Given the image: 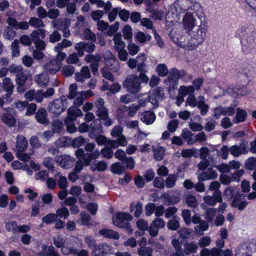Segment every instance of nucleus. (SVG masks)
<instances>
[{
  "mask_svg": "<svg viewBox=\"0 0 256 256\" xmlns=\"http://www.w3.org/2000/svg\"><path fill=\"white\" fill-rule=\"evenodd\" d=\"M85 42H80L78 43H77L75 45V49L78 52V54L79 56H82L84 55V52L85 48Z\"/></svg>",
  "mask_w": 256,
  "mask_h": 256,
  "instance_id": "nucleus-52",
  "label": "nucleus"
},
{
  "mask_svg": "<svg viewBox=\"0 0 256 256\" xmlns=\"http://www.w3.org/2000/svg\"><path fill=\"white\" fill-rule=\"evenodd\" d=\"M29 24L34 28H41L44 26V24L42 20L36 17H32L29 20Z\"/></svg>",
  "mask_w": 256,
  "mask_h": 256,
  "instance_id": "nucleus-34",
  "label": "nucleus"
},
{
  "mask_svg": "<svg viewBox=\"0 0 256 256\" xmlns=\"http://www.w3.org/2000/svg\"><path fill=\"white\" fill-rule=\"evenodd\" d=\"M156 72L158 76L160 77H164L168 74V70L166 64H160L156 66Z\"/></svg>",
  "mask_w": 256,
  "mask_h": 256,
  "instance_id": "nucleus-27",
  "label": "nucleus"
},
{
  "mask_svg": "<svg viewBox=\"0 0 256 256\" xmlns=\"http://www.w3.org/2000/svg\"><path fill=\"white\" fill-rule=\"evenodd\" d=\"M68 106V100L64 96H62L60 99L54 100L50 103L48 107L49 112L54 116H58L64 112Z\"/></svg>",
  "mask_w": 256,
  "mask_h": 256,
  "instance_id": "nucleus-5",
  "label": "nucleus"
},
{
  "mask_svg": "<svg viewBox=\"0 0 256 256\" xmlns=\"http://www.w3.org/2000/svg\"><path fill=\"white\" fill-rule=\"evenodd\" d=\"M52 62H50V64H46V70L50 74H55L60 68V66L58 64H54Z\"/></svg>",
  "mask_w": 256,
  "mask_h": 256,
  "instance_id": "nucleus-38",
  "label": "nucleus"
},
{
  "mask_svg": "<svg viewBox=\"0 0 256 256\" xmlns=\"http://www.w3.org/2000/svg\"><path fill=\"white\" fill-rule=\"evenodd\" d=\"M182 21L184 28L186 30V33L190 32L196 28H194L196 20L192 13H186Z\"/></svg>",
  "mask_w": 256,
  "mask_h": 256,
  "instance_id": "nucleus-8",
  "label": "nucleus"
},
{
  "mask_svg": "<svg viewBox=\"0 0 256 256\" xmlns=\"http://www.w3.org/2000/svg\"><path fill=\"white\" fill-rule=\"evenodd\" d=\"M138 252L140 256H152V249L150 247H140Z\"/></svg>",
  "mask_w": 256,
  "mask_h": 256,
  "instance_id": "nucleus-37",
  "label": "nucleus"
},
{
  "mask_svg": "<svg viewBox=\"0 0 256 256\" xmlns=\"http://www.w3.org/2000/svg\"><path fill=\"white\" fill-rule=\"evenodd\" d=\"M56 160L61 167L68 169L74 166L76 159L69 155L65 154L56 156Z\"/></svg>",
  "mask_w": 256,
  "mask_h": 256,
  "instance_id": "nucleus-7",
  "label": "nucleus"
},
{
  "mask_svg": "<svg viewBox=\"0 0 256 256\" xmlns=\"http://www.w3.org/2000/svg\"><path fill=\"white\" fill-rule=\"evenodd\" d=\"M55 214L57 216V218L59 217L60 218L66 219L69 216L70 212L68 209L66 207L64 206L58 208L56 210V214Z\"/></svg>",
  "mask_w": 256,
  "mask_h": 256,
  "instance_id": "nucleus-32",
  "label": "nucleus"
},
{
  "mask_svg": "<svg viewBox=\"0 0 256 256\" xmlns=\"http://www.w3.org/2000/svg\"><path fill=\"white\" fill-rule=\"evenodd\" d=\"M207 32V22L201 20L200 24L194 30L188 32L190 38L186 36H181L178 41L180 47L186 50H192L201 44L204 41Z\"/></svg>",
  "mask_w": 256,
  "mask_h": 256,
  "instance_id": "nucleus-1",
  "label": "nucleus"
},
{
  "mask_svg": "<svg viewBox=\"0 0 256 256\" xmlns=\"http://www.w3.org/2000/svg\"><path fill=\"white\" fill-rule=\"evenodd\" d=\"M16 156L18 160L24 162H28L30 158L29 154L24 153V152H20L18 151L16 152Z\"/></svg>",
  "mask_w": 256,
  "mask_h": 256,
  "instance_id": "nucleus-60",
  "label": "nucleus"
},
{
  "mask_svg": "<svg viewBox=\"0 0 256 256\" xmlns=\"http://www.w3.org/2000/svg\"><path fill=\"white\" fill-rule=\"evenodd\" d=\"M81 224L87 226H96L94 221L91 220L90 216L84 211H82L80 214Z\"/></svg>",
  "mask_w": 256,
  "mask_h": 256,
  "instance_id": "nucleus-16",
  "label": "nucleus"
},
{
  "mask_svg": "<svg viewBox=\"0 0 256 256\" xmlns=\"http://www.w3.org/2000/svg\"><path fill=\"white\" fill-rule=\"evenodd\" d=\"M182 216L183 218L185 224L188 226L192 222L191 212L189 210H182Z\"/></svg>",
  "mask_w": 256,
  "mask_h": 256,
  "instance_id": "nucleus-33",
  "label": "nucleus"
},
{
  "mask_svg": "<svg viewBox=\"0 0 256 256\" xmlns=\"http://www.w3.org/2000/svg\"><path fill=\"white\" fill-rule=\"evenodd\" d=\"M57 219V216L53 213H49L42 218V222L48 224L54 223Z\"/></svg>",
  "mask_w": 256,
  "mask_h": 256,
  "instance_id": "nucleus-31",
  "label": "nucleus"
},
{
  "mask_svg": "<svg viewBox=\"0 0 256 256\" xmlns=\"http://www.w3.org/2000/svg\"><path fill=\"white\" fill-rule=\"evenodd\" d=\"M78 86L76 84H72L70 86L69 94L67 96V98L70 100L74 99L77 94Z\"/></svg>",
  "mask_w": 256,
  "mask_h": 256,
  "instance_id": "nucleus-43",
  "label": "nucleus"
},
{
  "mask_svg": "<svg viewBox=\"0 0 256 256\" xmlns=\"http://www.w3.org/2000/svg\"><path fill=\"white\" fill-rule=\"evenodd\" d=\"M245 168L248 170H254L256 168V158L254 157L249 158L246 162Z\"/></svg>",
  "mask_w": 256,
  "mask_h": 256,
  "instance_id": "nucleus-35",
  "label": "nucleus"
},
{
  "mask_svg": "<svg viewBox=\"0 0 256 256\" xmlns=\"http://www.w3.org/2000/svg\"><path fill=\"white\" fill-rule=\"evenodd\" d=\"M123 86L132 94H138L141 88L139 78L135 74L128 76L123 82Z\"/></svg>",
  "mask_w": 256,
  "mask_h": 256,
  "instance_id": "nucleus-6",
  "label": "nucleus"
},
{
  "mask_svg": "<svg viewBox=\"0 0 256 256\" xmlns=\"http://www.w3.org/2000/svg\"><path fill=\"white\" fill-rule=\"evenodd\" d=\"M180 70L176 68H173L170 70L168 76V81L170 84L174 82L176 84L180 79Z\"/></svg>",
  "mask_w": 256,
  "mask_h": 256,
  "instance_id": "nucleus-22",
  "label": "nucleus"
},
{
  "mask_svg": "<svg viewBox=\"0 0 256 256\" xmlns=\"http://www.w3.org/2000/svg\"><path fill=\"white\" fill-rule=\"evenodd\" d=\"M230 151L232 155L238 157L242 154L240 148L236 145L232 146L230 148Z\"/></svg>",
  "mask_w": 256,
  "mask_h": 256,
  "instance_id": "nucleus-61",
  "label": "nucleus"
},
{
  "mask_svg": "<svg viewBox=\"0 0 256 256\" xmlns=\"http://www.w3.org/2000/svg\"><path fill=\"white\" fill-rule=\"evenodd\" d=\"M45 256H60V254L56 251L54 248L50 245L48 247V250L44 254Z\"/></svg>",
  "mask_w": 256,
  "mask_h": 256,
  "instance_id": "nucleus-64",
  "label": "nucleus"
},
{
  "mask_svg": "<svg viewBox=\"0 0 256 256\" xmlns=\"http://www.w3.org/2000/svg\"><path fill=\"white\" fill-rule=\"evenodd\" d=\"M154 172L152 168H150L146 170L144 174V180L146 182H148L152 181L153 179L154 178Z\"/></svg>",
  "mask_w": 256,
  "mask_h": 256,
  "instance_id": "nucleus-46",
  "label": "nucleus"
},
{
  "mask_svg": "<svg viewBox=\"0 0 256 256\" xmlns=\"http://www.w3.org/2000/svg\"><path fill=\"white\" fill-rule=\"evenodd\" d=\"M35 81L41 87H46L50 81V78L46 73H42L35 76Z\"/></svg>",
  "mask_w": 256,
  "mask_h": 256,
  "instance_id": "nucleus-19",
  "label": "nucleus"
},
{
  "mask_svg": "<svg viewBox=\"0 0 256 256\" xmlns=\"http://www.w3.org/2000/svg\"><path fill=\"white\" fill-rule=\"evenodd\" d=\"M132 219V216L128 213L124 212H118L113 219V224L116 226L125 228L129 234H132L133 229L129 222Z\"/></svg>",
  "mask_w": 256,
  "mask_h": 256,
  "instance_id": "nucleus-4",
  "label": "nucleus"
},
{
  "mask_svg": "<svg viewBox=\"0 0 256 256\" xmlns=\"http://www.w3.org/2000/svg\"><path fill=\"white\" fill-rule=\"evenodd\" d=\"M100 56L98 54L97 55L88 54L85 58V60L87 62H98L100 60Z\"/></svg>",
  "mask_w": 256,
  "mask_h": 256,
  "instance_id": "nucleus-55",
  "label": "nucleus"
},
{
  "mask_svg": "<svg viewBox=\"0 0 256 256\" xmlns=\"http://www.w3.org/2000/svg\"><path fill=\"white\" fill-rule=\"evenodd\" d=\"M130 212L134 211V216L136 218H139L142 212V203L140 202H138L135 205L134 203H132L130 205Z\"/></svg>",
  "mask_w": 256,
  "mask_h": 256,
  "instance_id": "nucleus-24",
  "label": "nucleus"
},
{
  "mask_svg": "<svg viewBox=\"0 0 256 256\" xmlns=\"http://www.w3.org/2000/svg\"><path fill=\"white\" fill-rule=\"evenodd\" d=\"M11 50L12 56H18L20 55L19 41L18 40H15L12 42L11 45Z\"/></svg>",
  "mask_w": 256,
  "mask_h": 256,
  "instance_id": "nucleus-39",
  "label": "nucleus"
},
{
  "mask_svg": "<svg viewBox=\"0 0 256 256\" xmlns=\"http://www.w3.org/2000/svg\"><path fill=\"white\" fill-rule=\"evenodd\" d=\"M3 88L5 92H14V86L11 79L6 77L4 78L2 82Z\"/></svg>",
  "mask_w": 256,
  "mask_h": 256,
  "instance_id": "nucleus-26",
  "label": "nucleus"
},
{
  "mask_svg": "<svg viewBox=\"0 0 256 256\" xmlns=\"http://www.w3.org/2000/svg\"><path fill=\"white\" fill-rule=\"evenodd\" d=\"M225 114H224L223 107L222 106H218L214 108L212 117L218 120L220 118L222 114L224 115Z\"/></svg>",
  "mask_w": 256,
  "mask_h": 256,
  "instance_id": "nucleus-51",
  "label": "nucleus"
},
{
  "mask_svg": "<svg viewBox=\"0 0 256 256\" xmlns=\"http://www.w3.org/2000/svg\"><path fill=\"white\" fill-rule=\"evenodd\" d=\"M118 16L122 20L126 22L129 18L130 12L128 10L126 9H122L118 12Z\"/></svg>",
  "mask_w": 256,
  "mask_h": 256,
  "instance_id": "nucleus-53",
  "label": "nucleus"
},
{
  "mask_svg": "<svg viewBox=\"0 0 256 256\" xmlns=\"http://www.w3.org/2000/svg\"><path fill=\"white\" fill-rule=\"evenodd\" d=\"M156 120V115L153 112L146 110L142 114V121L147 125L152 124Z\"/></svg>",
  "mask_w": 256,
  "mask_h": 256,
  "instance_id": "nucleus-14",
  "label": "nucleus"
},
{
  "mask_svg": "<svg viewBox=\"0 0 256 256\" xmlns=\"http://www.w3.org/2000/svg\"><path fill=\"white\" fill-rule=\"evenodd\" d=\"M224 195L228 200L232 199V206L237 208L239 210H244L248 204L247 201L242 200V198L245 197L246 195L239 192L235 194L234 189L233 188H226L224 191Z\"/></svg>",
  "mask_w": 256,
  "mask_h": 256,
  "instance_id": "nucleus-3",
  "label": "nucleus"
},
{
  "mask_svg": "<svg viewBox=\"0 0 256 256\" xmlns=\"http://www.w3.org/2000/svg\"><path fill=\"white\" fill-rule=\"evenodd\" d=\"M2 120L10 128L14 126L16 124V120L14 116L8 113H4L2 114Z\"/></svg>",
  "mask_w": 256,
  "mask_h": 256,
  "instance_id": "nucleus-21",
  "label": "nucleus"
},
{
  "mask_svg": "<svg viewBox=\"0 0 256 256\" xmlns=\"http://www.w3.org/2000/svg\"><path fill=\"white\" fill-rule=\"evenodd\" d=\"M43 164L50 170L53 171L54 168L52 160L50 157H46L44 158Z\"/></svg>",
  "mask_w": 256,
  "mask_h": 256,
  "instance_id": "nucleus-57",
  "label": "nucleus"
},
{
  "mask_svg": "<svg viewBox=\"0 0 256 256\" xmlns=\"http://www.w3.org/2000/svg\"><path fill=\"white\" fill-rule=\"evenodd\" d=\"M180 218L176 215L174 216L172 219L170 220L167 223L168 228L172 231L177 230L180 227Z\"/></svg>",
  "mask_w": 256,
  "mask_h": 256,
  "instance_id": "nucleus-23",
  "label": "nucleus"
},
{
  "mask_svg": "<svg viewBox=\"0 0 256 256\" xmlns=\"http://www.w3.org/2000/svg\"><path fill=\"white\" fill-rule=\"evenodd\" d=\"M236 114L233 119L234 122L238 124L246 121L248 116L246 110L238 108H236Z\"/></svg>",
  "mask_w": 256,
  "mask_h": 256,
  "instance_id": "nucleus-15",
  "label": "nucleus"
},
{
  "mask_svg": "<svg viewBox=\"0 0 256 256\" xmlns=\"http://www.w3.org/2000/svg\"><path fill=\"white\" fill-rule=\"evenodd\" d=\"M84 36L86 40L94 42L96 40V35L91 31L90 28H86L84 32Z\"/></svg>",
  "mask_w": 256,
  "mask_h": 256,
  "instance_id": "nucleus-40",
  "label": "nucleus"
},
{
  "mask_svg": "<svg viewBox=\"0 0 256 256\" xmlns=\"http://www.w3.org/2000/svg\"><path fill=\"white\" fill-rule=\"evenodd\" d=\"M98 232L100 235L106 238L118 240L120 238L118 232L111 229L102 228Z\"/></svg>",
  "mask_w": 256,
  "mask_h": 256,
  "instance_id": "nucleus-13",
  "label": "nucleus"
},
{
  "mask_svg": "<svg viewBox=\"0 0 256 256\" xmlns=\"http://www.w3.org/2000/svg\"><path fill=\"white\" fill-rule=\"evenodd\" d=\"M60 39L61 35L57 30H54L50 36V41L52 43H54L56 42H58L60 40Z\"/></svg>",
  "mask_w": 256,
  "mask_h": 256,
  "instance_id": "nucleus-62",
  "label": "nucleus"
},
{
  "mask_svg": "<svg viewBox=\"0 0 256 256\" xmlns=\"http://www.w3.org/2000/svg\"><path fill=\"white\" fill-rule=\"evenodd\" d=\"M29 77H30V76L25 73L24 70L16 75V81L18 84L17 90L18 92L23 93L25 92L24 84Z\"/></svg>",
  "mask_w": 256,
  "mask_h": 256,
  "instance_id": "nucleus-9",
  "label": "nucleus"
},
{
  "mask_svg": "<svg viewBox=\"0 0 256 256\" xmlns=\"http://www.w3.org/2000/svg\"><path fill=\"white\" fill-rule=\"evenodd\" d=\"M123 36L125 40H130L132 36V28L129 25H126L123 29Z\"/></svg>",
  "mask_w": 256,
  "mask_h": 256,
  "instance_id": "nucleus-45",
  "label": "nucleus"
},
{
  "mask_svg": "<svg viewBox=\"0 0 256 256\" xmlns=\"http://www.w3.org/2000/svg\"><path fill=\"white\" fill-rule=\"evenodd\" d=\"M98 146H102L104 144L107 145L108 140L104 136L98 134L94 138Z\"/></svg>",
  "mask_w": 256,
  "mask_h": 256,
  "instance_id": "nucleus-50",
  "label": "nucleus"
},
{
  "mask_svg": "<svg viewBox=\"0 0 256 256\" xmlns=\"http://www.w3.org/2000/svg\"><path fill=\"white\" fill-rule=\"evenodd\" d=\"M124 166L120 164L119 162H114L111 166L112 172L115 174H121L124 171Z\"/></svg>",
  "mask_w": 256,
  "mask_h": 256,
  "instance_id": "nucleus-28",
  "label": "nucleus"
},
{
  "mask_svg": "<svg viewBox=\"0 0 256 256\" xmlns=\"http://www.w3.org/2000/svg\"><path fill=\"white\" fill-rule=\"evenodd\" d=\"M172 244L176 250V252H184L182 248V241L180 242L178 239L174 238L172 240Z\"/></svg>",
  "mask_w": 256,
  "mask_h": 256,
  "instance_id": "nucleus-47",
  "label": "nucleus"
},
{
  "mask_svg": "<svg viewBox=\"0 0 256 256\" xmlns=\"http://www.w3.org/2000/svg\"><path fill=\"white\" fill-rule=\"evenodd\" d=\"M63 128V124L59 120H54L52 124V130L54 133H60Z\"/></svg>",
  "mask_w": 256,
  "mask_h": 256,
  "instance_id": "nucleus-36",
  "label": "nucleus"
},
{
  "mask_svg": "<svg viewBox=\"0 0 256 256\" xmlns=\"http://www.w3.org/2000/svg\"><path fill=\"white\" fill-rule=\"evenodd\" d=\"M96 114L100 120L106 118L108 116V109L106 107L98 108Z\"/></svg>",
  "mask_w": 256,
  "mask_h": 256,
  "instance_id": "nucleus-30",
  "label": "nucleus"
},
{
  "mask_svg": "<svg viewBox=\"0 0 256 256\" xmlns=\"http://www.w3.org/2000/svg\"><path fill=\"white\" fill-rule=\"evenodd\" d=\"M100 153L104 158L108 159L111 158L114 155L112 149L110 148H102L101 150Z\"/></svg>",
  "mask_w": 256,
  "mask_h": 256,
  "instance_id": "nucleus-54",
  "label": "nucleus"
},
{
  "mask_svg": "<svg viewBox=\"0 0 256 256\" xmlns=\"http://www.w3.org/2000/svg\"><path fill=\"white\" fill-rule=\"evenodd\" d=\"M128 49L131 56H134L138 52L139 47L135 44H130L128 46Z\"/></svg>",
  "mask_w": 256,
  "mask_h": 256,
  "instance_id": "nucleus-63",
  "label": "nucleus"
},
{
  "mask_svg": "<svg viewBox=\"0 0 256 256\" xmlns=\"http://www.w3.org/2000/svg\"><path fill=\"white\" fill-rule=\"evenodd\" d=\"M198 246L194 242H186L184 245V253L188 255L191 254H194L196 252Z\"/></svg>",
  "mask_w": 256,
  "mask_h": 256,
  "instance_id": "nucleus-25",
  "label": "nucleus"
},
{
  "mask_svg": "<svg viewBox=\"0 0 256 256\" xmlns=\"http://www.w3.org/2000/svg\"><path fill=\"white\" fill-rule=\"evenodd\" d=\"M218 174L216 170L212 168H210L207 172H203L200 176L199 180L204 181L208 180H214L216 178Z\"/></svg>",
  "mask_w": 256,
  "mask_h": 256,
  "instance_id": "nucleus-20",
  "label": "nucleus"
},
{
  "mask_svg": "<svg viewBox=\"0 0 256 256\" xmlns=\"http://www.w3.org/2000/svg\"><path fill=\"white\" fill-rule=\"evenodd\" d=\"M198 104L195 96L194 94H190L186 98V106L188 105L192 108L196 107Z\"/></svg>",
  "mask_w": 256,
  "mask_h": 256,
  "instance_id": "nucleus-56",
  "label": "nucleus"
},
{
  "mask_svg": "<svg viewBox=\"0 0 256 256\" xmlns=\"http://www.w3.org/2000/svg\"><path fill=\"white\" fill-rule=\"evenodd\" d=\"M46 110L42 107H40L36 113L34 118L38 123L44 126H48L50 122Z\"/></svg>",
  "mask_w": 256,
  "mask_h": 256,
  "instance_id": "nucleus-10",
  "label": "nucleus"
},
{
  "mask_svg": "<svg viewBox=\"0 0 256 256\" xmlns=\"http://www.w3.org/2000/svg\"><path fill=\"white\" fill-rule=\"evenodd\" d=\"M37 109V106L34 103H30L28 104L26 106V115L27 116H31L34 114H36V110Z\"/></svg>",
  "mask_w": 256,
  "mask_h": 256,
  "instance_id": "nucleus-42",
  "label": "nucleus"
},
{
  "mask_svg": "<svg viewBox=\"0 0 256 256\" xmlns=\"http://www.w3.org/2000/svg\"><path fill=\"white\" fill-rule=\"evenodd\" d=\"M197 106L198 107L200 110V114L202 116L206 115L208 109V105L206 104L204 102L200 101L198 103Z\"/></svg>",
  "mask_w": 256,
  "mask_h": 256,
  "instance_id": "nucleus-59",
  "label": "nucleus"
},
{
  "mask_svg": "<svg viewBox=\"0 0 256 256\" xmlns=\"http://www.w3.org/2000/svg\"><path fill=\"white\" fill-rule=\"evenodd\" d=\"M18 226L16 221L8 222L6 224V229L8 232L11 230L14 233L17 232Z\"/></svg>",
  "mask_w": 256,
  "mask_h": 256,
  "instance_id": "nucleus-48",
  "label": "nucleus"
},
{
  "mask_svg": "<svg viewBox=\"0 0 256 256\" xmlns=\"http://www.w3.org/2000/svg\"><path fill=\"white\" fill-rule=\"evenodd\" d=\"M85 139L82 136L74 138L72 142V146L74 148H78L85 143Z\"/></svg>",
  "mask_w": 256,
  "mask_h": 256,
  "instance_id": "nucleus-44",
  "label": "nucleus"
},
{
  "mask_svg": "<svg viewBox=\"0 0 256 256\" xmlns=\"http://www.w3.org/2000/svg\"><path fill=\"white\" fill-rule=\"evenodd\" d=\"M104 12L101 10H96L92 11L91 12V16L94 21H98L102 17Z\"/></svg>",
  "mask_w": 256,
  "mask_h": 256,
  "instance_id": "nucleus-58",
  "label": "nucleus"
},
{
  "mask_svg": "<svg viewBox=\"0 0 256 256\" xmlns=\"http://www.w3.org/2000/svg\"><path fill=\"white\" fill-rule=\"evenodd\" d=\"M28 142L23 136H18L16 140V149L20 152H24L28 148Z\"/></svg>",
  "mask_w": 256,
  "mask_h": 256,
  "instance_id": "nucleus-17",
  "label": "nucleus"
},
{
  "mask_svg": "<svg viewBox=\"0 0 256 256\" xmlns=\"http://www.w3.org/2000/svg\"><path fill=\"white\" fill-rule=\"evenodd\" d=\"M192 2L190 0H178L176 6V10L180 12H184L191 7Z\"/></svg>",
  "mask_w": 256,
  "mask_h": 256,
  "instance_id": "nucleus-18",
  "label": "nucleus"
},
{
  "mask_svg": "<svg viewBox=\"0 0 256 256\" xmlns=\"http://www.w3.org/2000/svg\"><path fill=\"white\" fill-rule=\"evenodd\" d=\"M176 177L174 174H170L166 180V186L167 188H173L176 184Z\"/></svg>",
  "mask_w": 256,
  "mask_h": 256,
  "instance_id": "nucleus-41",
  "label": "nucleus"
},
{
  "mask_svg": "<svg viewBox=\"0 0 256 256\" xmlns=\"http://www.w3.org/2000/svg\"><path fill=\"white\" fill-rule=\"evenodd\" d=\"M68 116L66 119L76 120L78 117L82 116V110L74 106H70L67 110Z\"/></svg>",
  "mask_w": 256,
  "mask_h": 256,
  "instance_id": "nucleus-12",
  "label": "nucleus"
},
{
  "mask_svg": "<svg viewBox=\"0 0 256 256\" xmlns=\"http://www.w3.org/2000/svg\"><path fill=\"white\" fill-rule=\"evenodd\" d=\"M236 36L240 38L242 51L246 54L256 46V32L247 25L240 27L236 32Z\"/></svg>",
  "mask_w": 256,
  "mask_h": 256,
  "instance_id": "nucleus-2",
  "label": "nucleus"
},
{
  "mask_svg": "<svg viewBox=\"0 0 256 256\" xmlns=\"http://www.w3.org/2000/svg\"><path fill=\"white\" fill-rule=\"evenodd\" d=\"M74 120L66 119L64 120L65 125L67 131L70 134L74 133L77 130V128L74 124Z\"/></svg>",
  "mask_w": 256,
  "mask_h": 256,
  "instance_id": "nucleus-29",
  "label": "nucleus"
},
{
  "mask_svg": "<svg viewBox=\"0 0 256 256\" xmlns=\"http://www.w3.org/2000/svg\"><path fill=\"white\" fill-rule=\"evenodd\" d=\"M153 186L154 188H163L164 187V180L160 177H156L153 181Z\"/></svg>",
  "mask_w": 256,
  "mask_h": 256,
  "instance_id": "nucleus-49",
  "label": "nucleus"
},
{
  "mask_svg": "<svg viewBox=\"0 0 256 256\" xmlns=\"http://www.w3.org/2000/svg\"><path fill=\"white\" fill-rule=\"evenodd\" d=\"M103 132V128L101 120L99 119L94 120L90 126L89 136L90 138L94 139L96 136L101 134Z\"/></svg>",
  "mask_w": 256,
  "mask_h": 256,
  "instance_id": "nucleus-11",
  "label": "nucleus"
}]
</instances>
